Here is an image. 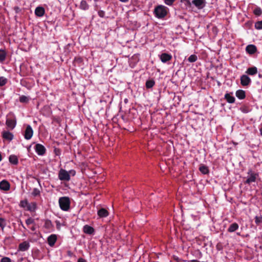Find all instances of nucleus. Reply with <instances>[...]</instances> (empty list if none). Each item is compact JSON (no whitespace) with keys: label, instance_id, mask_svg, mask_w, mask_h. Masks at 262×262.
I'll return each mask as SVG.
<instances>
[{"label":"nucleus","instance_id":"nucleus-18","mask_svg":"<svg viewBox=\"0 0 262 262\" xmlns=\"http://www.w3.org/2000/svg\"><path fill=\"white\" fill-rule=\"evenodd\" d=\"M225 98L229 103H233L235 101V98L230 93H226L225 95Z\"/></svg>","mask_w":262,"mask_h":262},{"label":"nucleus","instance_id":"nucleus-10","mask_svg":"<svg viewBox=\"0 0 262 262\" xmlns=\"http://www.w3.org/2000/svg\"><path fill=\"white\" fill-rule=\"evenodd\" d=\"M251 82L250 78L246 75H243L241 77V83L243 86H247Z\"/></svg>","mask_w":262,"mask_h":262},{"label":"nucleus","instance_id":"nucleus-6","mask_svg":"<svg viewBox=\"0 0 262 262\" xmlns=\"http://www.w3.org/2000/svg\"><path fill=\"white\" fill-rule=\"evenodd\" d=\"M205 0H193L192 4L194 5L198 9H202L206 5Z\"/></svg>","mask_w":262,"mask_h":262},{"label":"nucleus","instance_id":"nucleus-15","mask_svg":"<svg viewBox=\"0 0 262 262\" xmlns=\"http://www.w3.org/2000/svg\"><path fill=\"white\" fill-rule=\"evenodd\" d=\"M257 50L256 47L253 45H249L246 48V52L249 54H253Z\"/></svg>","mask_w":262,"mask_h":262},{"label":"nucleus","instance_id":"nucleus-25","mask_svg":"<svg viewBox=\"0 0 262 262\" xmlns=\"http://www.w3.org/2000/svg\"><path fill=\"white\" fill-rule=\"evenodd\" d=\"M7 56L6 52L5 50L0 49V62H3L5 60Z\"/></svg>","mask_w":262,"mask_h":262},{"label":"nucleus","instance_id":"nucleus-34","mask_svg":"<svg viewBox=\"0 0 262 262\" xmlns=\"http://www.w3.org/2000/svg\"><path fill=\"white\" fill-rule=\"evenodd\" d=\"M198 58L195 55H191L188 58V60L190 62H193L196 61Z\"/></svg>","mask_w":262,"mask_h":262},{"label":"nucleus","instance_id":"nucleus-19","mask_svg":"<svg viewBox=\"0 0 262 262\" xmlns=\"http://www.w3.org/2000/svg\"><path fill=\"white\" fill-rule=\"evenodd\" d=\"M36 203L35 202H32L28 203L26 209L30 212H34L36 209Z\"/></svg>","mask_w":262,"mask_h":262},{"label":"nucleus","instance_id":"nucleus-20","mask_svg":"<svg viewBox=\"0 0 262 262\" xmlns=\"http://www.w3.org/2000/svg\"><path fill=\"white\" fill-rule=\"evenodd\" d=\"M236 96L239 99H243L245 98V92L242 90H237L235 93Z\"/></svg>","mask_w":262,"mask_h":262},{"label":"nucleus","instance_id":"nucleus-24","mask_svg":"<svg viewBox=\"0 0 262 262\" xmlns=\"http://www.w3.org/2000/svg\"><path fill=\"white\" fill-rule=\"evenodd\" d=\"M257 72V68L255 67L249 68L246 71V73L250 75H254Z\"/></svg>","mask_w":262,"mask_h":262},{"label":"nucleus","instance_id":"nucleus-45","mask_svg":"<svg viewBox=\"0 0 262 262\" xmlns=\"http://www.w3.org/2000/svg\"><path fill=\"white\" fill-rule=\"evenodd\" d=\"M119 1L123 3H126L128 1V0H119Z\"/></svg>","mask_w":262,"mask_h":262},{"label":"nucleus","instance_id":"nucleus-43","mask_svg":"<svg viewBox=\"0 0 262 262\" xmlns=\"http://www.w3.org/2000/svg\"><path fill=\"white\" fill-rule=\"evenodd\" d=\"M56 224L57 229L59 230L61 227V224L60 223L59 221H56Z\"/></svg>","mask_w":262,"mask_h":262},{"label":"nucleus","instance_id":"nucleus-47","mask_svg":"<svg viewBox=\"0 0 262 262\" xmlns=\"http://www.w3.org/2000/svg\"><path fill=\"white\" fill-rule=\"evenodd\" d=\"M260 133H261V135H262V129L260 130Z\"/></svg>","mask_w":262,"mask_h":262},{"label":"nucleus","instance_id":"nucleus-51","mask_svg":"<svg viewBox=\"0 0 262 262\" xmlns=\"http://www.w3.org/2000/svg\"><path fill=\"white\" fill-rule=\"evenodd\" d=\"M21 226H23V227H24V226L23 224H21Z\"/></svg>","mask_w":262,"mask_h":262},{"label":"nucleus","instance_id":"nucleus-4","mask_svg":"<svg viewBox=\"0 0 262 262\" xmlns=\"http://www.w3.org/2000/svg\"><path fill=\"white\" fill-rule=\"evenodd\" d=\"M58 178L61 181H69L71 177L68 171L61 169L58 172Z\"/></svg>","mask_w":262,"mask_h":262},{"label":"nucleus","instance_id":"nucleus-8","mask_svg":"<svg viewBox=\"0 0 262 262\" xmlns=\"http://www.w3.org/2000/svg\"><path fill=\"white\" fill-rule=\"evenodd\" d=\"M36 152L39 156H43L46 152L45 147L40 144H37L35 146Z\"/></svg>","mask_w":262,"mask_h":262},{"label":"nucleus","instance_id":"nucleus-39","mask_svg":"<svg viewBox=\"0 0 262 262\" xmlns=\"http://www.w3.org/2000/svg\"><path fill=\"white\" fill-rule=\"evenodd\" d=\"M1 262H11V260L8 257H4L1 259Z\"/></svg>","mask_w":262,"mask_h":262},{"label":"nucleus","instance_id":"nucleus-40","mask_svg":"<svg viewBox=\"0 0 262 262\" xmlns=\"http://www.w3.org/2000/svg\"><path fill=\"white\" fill-rule=\"evenodd\" d=\"M52 223L50 221H47L45 222V227L50 228L52 226Z\"/></svg>","mask_w":262,"mask_h":262},{"label":"nucleus","instance_id":"nucleus-7","mask_svg":"<svg viewBox=\"0 0 262 262\" xmlns=\"http://www.w3.org/2000/svg\"><path fill=\"white\" fill-rule=\"evenodd\" d=\"M33 134V130L30 125H28L25 132L24 137L26 140L30 139Z\"/></svg>","mask_w":262,"mask_h":262},{"label":"nucleus","instance_id":"nucleus-23","mask_svg":"<svg viewBox=\"0 0 262 262\" xmlns=\"http://www.w3.org/2000/svg\"><path fill=\"white\" fill-rule=\"evenodd\" d=\"M9 161L11 163L14 165H16L18 162L17 156L14 155H12L9 156Z\"/></svg>","mask_w":262,"mask_h":262},{"label":"nucleus","instance_id":"nucleus-26","mask_svg":"<svg viewBox=\"0 0 262 262\" xmlns=\"http://www.w3.org/2000/svg\"><path fill=\"white\" fill-rule=\"evenodd\" d=\"M199 170L203 174H207L209 172L208 167L204 165H202L200 166Z\"/></svg>","mask_w":262,"mask_h":262},{"label":"nucleus","instance_id":"nucleus-21","mask_svg":"<svg viewBox=\"0 0 262 262\" xmlns=\"http://www.w3.org/2000/svg\"><path fill=\"white\" fill-rule=\"evenodd\" d=\"M3 137L6 140H11L13 138V135L9 132H4L3 133Z\"/></svg>","mask_w":262,"mask_h":262},{"label":"nucleus","instance_id":"nucleus-22","mask_svg":"<svg viewBox=\"0 0 262 262\" xmlns=\"http://www.w3.org/2000/svg\"><path fill=\"white\" fill-rule=\"evenodd\" d=\"M238 225L236 223H234L229 226L228 228V231L229 232H233L238 229Z\"/></svg>","mask_w":262,"mask_h":262},{"label":"nucleus","instance_id":"nucleus-17","mask_svg":"<svg viewBox=\"0 0 262 262\" xmlns=\"http://www.w3.org/2000/svg\"><path fill=\"white\" fill-rule=\"evenodd\" d=\"M97 214L99 217H105L108 215V212L105 209L101 208L98 211Z\"/></svg>","mask_w":262,"mask_h":262},{"label":"nucleus","instance_id":"nucleus-27","mask_svg":"<svg viewBox=\"0 0 262 262\" xmlns=\"http://www.w3.org/2000/svg\"><path fill=\"white\" fill-rule=\"evenodd\" d=\"M30 99V98L29 97L25 95H22L19 97V101L21 103H28Z\"/></svg>","mask_w":262,"mask_h":262},{"label":"nucleus","instance_id":"nucleus-13","mask_svg":"<svg viewBox=\"0 0 262 262\" xmlns=\"http://www.w3.org/2000/svg\"><path fill=\"white\" fill-rule=\"evenodd\" d=\"M10 189V184L6 180H3L0 182V189L8 191Z\"/></svg>","mask_w":262,"mask_h":262},{"label":"nucleus","instance_id":"nucleus-12","mask_svg":"<svg viewBox=\"0 0 262 262\" xmlns=\"http://www.w3.org/2000/svg\"><path fill=\"white\" fill-rule=\"evenodd\" d=\"M160 58L162 62L165 63L170 60L172 58V56L169 54L164 53L160 55Z\"/></svg>","mask_w":262,"mask_h":262},{"label":"nucleus","instance_id":"nucleus-2","mask_svg":"<svg viewBox=\"0 0 262 262\" xmlns=\"http://www.w3.org/2000/svg\"><path fill=\"white\" fill-rule=\"evenodd\" d=\"M59 205L60 209L64 211H67L70 208V200L68 196H63L59 199Z\"/></svg>","mask_w":262,"mask_h":262},{"label":"nucleus","instance_id":"nucleus-30","mask_svg":"<svg viewBox=\"0 0 262 262\" xmlns=\"http://www.w3.org/2000/svg\"><path fill=\"white\" fill-rule=\"evenodd\" d=\"M155 85V81L152 80H147L146 82V86L147 88H151Z\"/></svg>","mask_w":262,"mask_h":262},{"label":"nucleus","instance_id":"nucleus-42","mask_svg":"<svg viewBox=\"0 0 262 262\" xmlns=\"http://www.w3.org/2000/svg\"><path fill=\"white\" fill-rule=\"evenodd\" d=\"M69 173V176H74L76 174V171L75 170H73V169H72V170H69V171H68Z\"/></svg>","mask_w":262,"mask_h":262},{"label":"nucleus","instance_id":"nucleus-14","mask_svg":"<svg viewBox=\"0 0 262 262\" xmlns=\"http://www.w3.org/2000/svg\"><path fill=\"white\" fill-rule=\"evenodd\" d=\"M83 231L85 234L91 235L94 234L95 230L92 227L85 225L83 227Z\"/></svg>","mask_w":262,"mask_h":262},{"label":"nucleus","instance_id":"nucleus-35","mask_svg":"<svg viewBox=\"0 0 262 262\" xmlns=\"http://www.w3.org/2000/svg\"><path fill=\"white\" fill-rule=\"evenodd\" d=\"M255 28L257 30L262 29V20L256 22L255 24Z\"/></svg>","mask_w":262,"mask_h":262},{"label":"nucleus","instance_id":"nucleus-37","mask_svg":"<svg viewBox=\"0 0 262 262\" xmlns=\"http://www.w3.org/2000/svg\"><path fill=\"white\" fill-rule=\"evenodd\" d=\"M34 223V219H32L31 217H29L26 221V223L27 225H29L30 224H33Z\"/></svg>","mask_w":262,"mask_h":262},{"label":"nucleus","instance_id":"nucleus-38","mask_svg":"<svg viewBox=\"0 0 262 262\" xmlns=\"http://www.w3.org/2000/svg\"><path fill=\"white\" fill-rule=\"evenodd\" d=\"M5 226V221L3 218H0V227L4 228Z\"/></svg>","mask_w":262,"mask_h":262},{"label":"nucleus","instance_id":"nucleus-49","mask_svg":"<svg viewBox=\"0 0 262 262\" xmlns=\"http://www.w3.org/2000/svg\"><path fill=\"white\" fill-rule=\"evenodd\" d=\"M21 226H23V227H24V226L23 224H21Z\"/></svg>","mask_w":262,"mask_h":262},{"label":"nucleus","instance_id":"nucleus-48","mask_svg":"<svg viewBox=\"0 0 262 262\" xmlns=\"http://www.w3.org/2000/svg\"><path fill=\"white\" fill-rule=\"evenodd\" d=\"M38 183L40 184V182H39V180H38Z\"/></svg>","mask_w":262,"mask_h":262},{"label":"nucleus","instance_id":"nucleus-29","mask_svg":"<svg viewBox=\"0 0 262 262\" xmlns=\"http://www.w3.org/2000/svg\"><path fill=\"white\" fill-rule=\"evenodd\" d=\"M255 222L256 225H259L262 223V215H257L255 217Z\"/></svg>","mask_w":262,"mask_h":262},{"label":"nucleus","instance_id":"nucleus-9","mask_svg":"<svg viewBox=\"0 0 262 262\" xmlns=\"http://www.w3.org/2000/svg\"><path fill=\"white\" fill-rule=\"evenodd\" d=\"M30 247V244L27 241H25L20 244L18 246V251H26L29 249Z\"/></svg>","mask_w":262,"mask_h":262},{"label":"nucleus","instance_id":"nucleus-16","mask_svg":"<svg viewBox=\"0 0 262 262\" xmlns=\"http://www.w3.org/2000/svg\"><path fill=\"white\" fill-rule=\"evenodd\" d=\"M45 13V9L42 7H37L35 10V14L38 17H42Z\"/></svg>","mask_w":262,"mask_h":262},{"label":"nucleus","instance_id":"nucleus-5","mask_svg":"<svg viewBox=\"0 0 262 262\" xmlns=\"http://www.w3.org/2000/svg\"><path fill=\"white\" fill-rule=\"evenodd\" d=\"M248 177L246 180V183L250 184L256 181L258 174L254 172L252 170H249L248 172Z\"/></svg>","mask_w":262,"mask_h":262},{"label":"nucleus","instance_id":"nucleus-28","mask_svg":"<svg viewBox=\"0 0 262 262\" xmlns=\"http://www.w3.org/2000/svg\"><path fill=\"white\" fill-rule=\"evenodd\" d=\"M80 8L82 10H85L89 8V5L86 1H82L80 3Z\"/></svg>","mask_w":262,"mask_h":262},{"label":"nucleus","instance_id":"nucleus-1","mask_svg":"<svg viewBox=\"0 0 262 262\" xmlns=\"http://www.w3.org/2000/svg\"><path fill=\"white\" fill-rule=\"evenodd\" d=\"M168 9L163 5H159L155 7L154 14L155 16L159 19L164 18L167 14Z\"/></svg>","mask_w":262,"mask_h":262},{"label":"nucleus","instance_id":"nucleus-32","mask_svg":"<svg viewBox=\"0 0 262 262\" xmlns=\"http://www.w3.org/2000/svg\"><path fill=\"white\" fill-rule=\"evenodd\" d=\"M253 13L255 15L260 16L262 13V10L260 8L257 7L253 10Z\"/></svg>","mask_w":262,"mask_h":262},{"label":"nucleus","instance_id":"nucleus-50","mask_svg":"<svg viewBox=\"0 0 262 262\" xmlns=\"http://www.w3.org/2000/svg\"><path fill=\"white\" fill-rule=\"evenodd\" d=\"M21 226H23V227H24V226L23 224H21Z\"/></svg>","mask_w":262,"mask_h":262},{"label":"nucleus","instance_id":"nucleus-36","mask_svg":"<svg viewBox=\"0 0 262 262\" xmlns=\"http://www.w3.org/2000/svg\"><path fill=\"white\" fill-rule=\"evenodd\" d=\"M7 82V79L4 77H0V86H3L6 84Z\"/></svg>","mask_w":262,"mask_h":262},{"label":"nucleus","instance_id":"nucleus-11","mask_svg":"<svg viewBox=\"0 0 262 262\" xmlns=\"http://www.w3.org/2000/svg\"><path fill=\"white\" fill-rule=\"evenodd\" d=\"M57 235L56 234H51L48 237V239H47L48 244L51 247H53L55 245V244L57 241Z\"/></svg>","mask_w":262,"mask_h":262},{"label":"nucleus","instance_id":"nucleus-33","mask_svg":"<svg viewBox=\"0 0 262 262\" xmlns=\"http://www.w3.org/2000/svg\"><path fill=\"white\" fill-rule=\"evenodd\" d=\"M40 194V191L38 188H34L32 192V195L34 196H39Z\"/></svg>","mask_w":262,"mask_h":262},{"label":"nucleus","instance_id":"nucleus-44","mask_svg":"<svg viewBox=\"0 0 262 262\" xmlns=\"http://www.w3.org/2000/svg\"><path fill=\"white\" fill-rule=\"evenodd\" d=\"M78 262H86V260L83 258H80L78 259Z\"/></svg>","mask_w":262,"mask_h":262},{"label":"nucleus","instance_id":"nucleus-41","mask_svg":"<svg viewBox=\"0 0 262 262\" xmlns=\"http://www.w3.org/2000/svg\"><path fill=\"white\" fill-rule=\"evenodd\" d=\"M174 1L175 0H165V3L167 5L170 6Z\"/></svg>","mask_w":262,"mask_h":262},{"label":"nucleus","instance_id":"nucleus-31","mask_svg":"<svg viewBox=\"0 0 262 262\" xmlns=\"http://www.w3.org/2000/svg\"><path fill=\"white\" fill-rule=\"evenodd\" d=\"M28 203L27 200H22L20 202L19 206L21 208H27Z\"/></svg>","mask_w":262,"mask_h":262},{"label":"nucleus","instance_id":"nucleus-46","mask_svg":"<svg viewBox=\"0 0 262 262\" xmlns=\"http://www.w3.org/2000/svg\"><path fill=\"white\" fill-rule=\"evenodd\" d=\"M31 229L32 230V231H35V227L34 226H33L31 228Z\"/></svg>","mask_w":262,"mask_h":262},{"label":"nucleus","instance_id":"nucleus-3","mask_svg":"<svg viewBox=\"0 0 262 262\" xmlns=\"http://www.w3.org/2000/svg\"><path fill=\"white\" fill-rule=\"evenodd\" d=\"M8 116H9L10 118L7 119L6 122V125L9 128L13 129L15 127L16 124V117L14 113L12 112L10 113Z\"/></svg>","mask_w":262,"mask_h":262}]
</instances>
